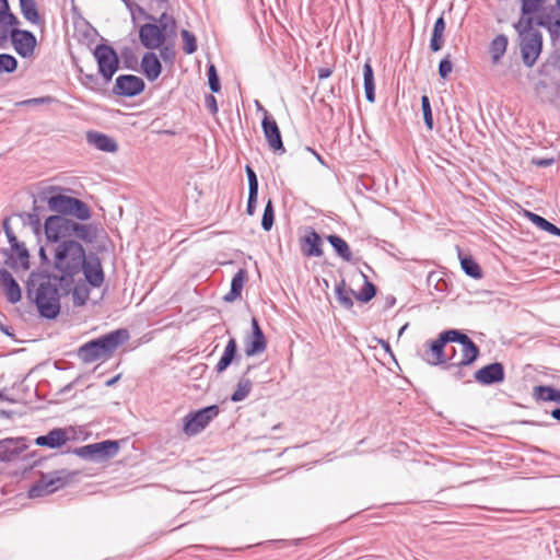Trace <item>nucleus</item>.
<instances>
[{
	"label": "nucleus",
	"mask_w": 560,
	"mask_h": 560,
	"mask_svg": "<svg viewBox=\"0 0 560 560\" xmlns=\"http://www.w3.org/2000/svg\"><path fill=\"white\" fill-rule=\"evenodd\" d=\"M475 381L481 385H493L504 381V366L500 362L490 363L474 374Z\"/></svg>",
	"instance_id": "obj_17"
},
{
	"label": "nucleus",
	"mask_w": 560,
	"mask_h": 560,
	"mask_svg": "<svg viewBox=\"0 0 560 560\" xmlns=\"http://www.w3.org/2000/svg\"><path fill=\"white\" fill-rule=\"evenodd\" d=\"M302 252L306 257H319L323 255L322 238L315 230H311L302 238Z\"/></svg>",
	"instance_id": "obj_26"
},
{
	"label": "nucleus",
	"mask_w": 560,
	"mask_h": 560,
	"mask_svg": "<svg viewBox=\"0 0 560 560\" xmlns=\"http://www.w3.org/2000/svg\"><path fill=\"white\" fill-rule=\"evenodd\" d=\"M80 72H81L80 81L85 88H88L92 91H96V92L101 91L102 86L100 83V79L96 74L83 73L82 69H80Z\"/></svg>",
	"instance_id": "obj_46"
},
{
	"label": "nucleus",
	"mask_w": 560,
	"mask_h": 560,
	"mask_svg": "<svg viewBox=\"0 0 560 560\" xmlns=\"http://www.w3.org/2000/svg\"><path fill=\"white\" fill-rule=\"evenodd\" d=\"M246 279L247 271L240 269L232 279L230 292L224 296V301L233 302L240 298Z\"/></svg>",
	"instance_id": "obj_31"
},
{
	"label": "nucleus",
	"mask_w": 560,
	"mask_h": 560,
	"mask_svg": "<svg viewBox=\"0 0 560 560\" xmlns=\"http://www.w3.org/2000/svg\"><path fill=\"white\" fill-rule=\"evenodd\" d=\"M18 25H20V21L11 10L0 13V48L5 46L10 31Z\"/></svg>",
	"instance_id": "obj_27"
},
{
	"label": "nucleus",
	"mask_w": 560,
	"mask_h": 560,
	"mask_svg": "<svg viewBox=\"0 0 560 560\" xmlns=\"http://www.w3.org/2000/svg\"><path fill=\"white\" fill-rule=\"evenodd\" d=\"M18 68V60L9 54H0V75L2 73H12Z\"/></svg>",
	"instance_id": "obj_42"
},
{
	"label": "nucleus",
	"mask_w": 560,
	"mask_h": 560,
	"mask_svg": "<svg viewBox=\"0 0 560 560\" xmlns=\"http://www.w3.org/2000/svg\"><path fill=\"white\" fill-rule=\"evenodd\" d=\"M208 83L211 92L218 93L221 89L219 75L213 65L208 68Z\"/></svg>",
	"instance_id": "obj_50"
},
{
	"label": "nucleus",
	"mask_w": 560,
	"mask_h": 560,
	"mask_svg": "<svg viewBox=\"0 0 560 560\" xmlns=\"http://www.w3.org/2000/svg\"><path fill=\"white\" fill-rule=\"evenodd\" d=\"M93 54L97 61L98 73L102 75L103 83L107 84L118 70V56L114 48L106 44L97 45Z\"/></svg>",
	"instance_id": "obj_9"
},
{
	"label": "nucleus",
	"mask_w": 560,
	"mask_h": 560,
	"mask_svg": "<svg viewBox=\"0 0 560 560\" xmlns=\"http://www.w3.org/2000/svg\"><path fill=\"white\" fill-rule=\"evenodd\" d=\"M237 358V342L234 338H231L225 346L224 352L217 363L214 370L217 373L224 372L232 362Z\"/></svg>",
	"instance_id": "obj_29"
},
{
	"label": "nucleus",
	"mask_w": 560,
	"mask_h": 560,
	"mask_svg": "<svg viewBox=\"0 0 560 560\" xmlns=\"http://www.w3.org/2000/svg\"><path fill=\"white\" fill-rule=\"evenodd\" d=\"M547 0H522L523 15H529L538 12Z\"/></svg>",
	"instance_id": "obj_49"
},
{
	"label": "nucleus",
	"mask_w": 560,
	"mask_h": 560,
	"mask_svg": "<svg viewBox=\"0 0 560 560\" xmlns=\"http://www.w3.org/2000/svg\"><path fill=\"white\" fill-rule=\"evenodd\" d=\"M421 108H422L424 124L429 130H432L433 129V116H432L430 100L427 95H423L421 97Z\"/></svg>",
	"instance_id": "obj_47"
},
{
	"label": "nucleus",
	"mask_w": 560,
	"mask_h": 560,
	"mask_svg": "<svg viewBox=\"0 0 560 560\" xmlns=\"http://www.w3.org/2000/svg\"><path fill=\"white\" fill-rule=\"evenodd\" d=\"M444 33L432 31L430 49L436 52L442 49L444 43Z\"/></svg>",
	"instance_id": "obj_52"
},
{
	"label": "nucleus",
	"mask_w": 560,
	"mask_h": 560,
	"mask_svg": "<svg viewBox=\"0 0 560 560\" xmlns=\"http://www.w3.org/2000/svg\"><path fill=\"white\" fill-rule=\"evenodd\" d=\"M69 438L67 431L61 428L50 430L45 435H39L35 439V444L38 446H46L49 448H57L65 445Z\"/></svg>",
	"instance_id": "obj_23"
},
{
	"label": "nucleus",
	"mask_w": 560,
	"mask_h": 560,
	"mask_svg": "<svg viewBox=\"0 0 560 560\" xmlns=\"http://www.w3.org/2000/svg\"><path fill=\"white\" fill-rule=\"evenodd\" d=\"M118 451L119 443L117 441L106 440L77 447L73 450V454L92 462H106L115 457Z\"/></svg>",
	"instance_id": "obj_5"
},
{
	"label": "nucleus",
	"mask_w": 560,
	"mask_h": 560,
	"mask_svg": "<svg viewBox=\"0 0 560 560\" xmlns=\"http://www.w3.org/2000/svg\"><path fill=\"white\" fill-rule=\"evenodd\" d=\"M161 58L165 62L172 63L175 59L176 52L173 46L171 45H162L160 50Z\"/></svg>",
	"instance_id": "obj_55"
},
{
	"label": "nucleus",
	"mask_w": 560,
	"mask_h": 560,
	"mask_svg": "<svg viewBox=\"0 0 560 560\" xmlns=\"http://www.w3.org/2000/svg\"><path fill=\"white\" fill-rule=\"evenodd\" d=\"M144 81L140 77L122 74L116 79L113 92L118 96L132 97L140 94L144 90Z\"/></svg>",
	"instance_id": "obj_14"
},
{
	"label": "nucleus",
	"mask_w": 560,
	"mask_h": 560,
	"mask_svg": "<svg viewBox=\"0 0 560 560\" xmlns=\"http://www.w3.org/2000/svg\"><path fill=\"white\" fill-rule=\"evenodd\" d=\"M508 47V37L504 34L498 35L490 44V54L494 63L499 62L505 54Z\"/></svg>",
	"instance_id": "obj_37"
},
{
	"label": "nucleus",
	"mask_w": 560,
	"mask_h": 560,
	"mask_svg": "<svg viewBox=\"0 0 560 560\" xmlns=\"http://www.w3.org/2000/svg\"><path fill=\"white\" fill-rule=\"evenodd\" d=\"M363 79H364L365 98L370 103H374V101H375L374 73H373V68L369 60L363 66Z\"/></svg>",
	"instance_id": "obj_33"
},
{
	"label": "nucleus",
	"mask_w": 560,
	"mask_h": 560,
	"mask_svg": "<svg viewBox=\"0 0 560 560\" xmlns=\"http://www.w3.org/2000/svg\"><path fill=\"white\" fill-rule=\"evenodd\" d=\"M182 39L184 42V51L187 55H191L197 50V39L192 33L187 30L180 32Z\"/></svg>",
	"instance_id": "obj_44"
},
{
	"label": "nucleus",
	"mask_w": 560,
	"mask_h": 560,
	"mask_svg": "<svg viewBox=\"0 0 560 560\" xmlns=\"http://www.w3.org/2000/svg\"><path fill=\"white\" fill-rule=\"evenodd\" d=\"M19 4L21 13L26 21L35 25H38L42 22L35 0H19Z\"/></svg>",
	"instance_id": "obj_32"
},
{
	"label": "nucleus",
	"mask_w": 560,
	"mask_h": 560,
	"mask_svg": "<svg viewBox=\"0 0 560 560\" xmlns=\"http://www.w3.org/2000/svg\"><path fill=\"white\" fill-rule=\"evenodd\" d=\"M21 218H26L27 223L34 228L35 232H38L40 226L39 215L35 212L19 214Z\"/></svg>",
	"instance_id": "obj_56"
},
{
	"label": "nucleus",
	"mask_w": 560,
	"mask_h": 560,
	"mask_svg": "<svg viewBox=\"0 0 560 560\" xmlns=\"http://www.w3.org/2000/svg\"><path fill=\"white\" fill-rule=\"evenodd\" d=\"M535 163L538 166H549L553 163V160L552 159H544V160H538Z\"/></svg>",
	"instance_id": "obj_63"
},
{
	"label": "nucleus",
	"mask_w": 560,
	"mask_h": 560,
	"mask_svg": "<svg viewBox=\"0 0 560 560\" xmlns=\"http://www.w3.org/2000/svg\"><path fill=\"white\" fill-rule=\"evenodd\" d=\"M460 266L467 276L474 279H480L482 277L480 266L470 256L460 257Z\"/></svg>",
	"instance_id": "obj_39"
},
{
	"label": "nucleus",
	"mask_w": 560,
	"mask_h": 560,
	"mask_svg": "<svg viewBox=\"0 0 560 560\" xmlns=\"http://www.w3.org/2000/svg\"><path fill=\"white\" fill-rule=\"evenodd\" d=\"M331 73H332V70L330 68H320L318 70V78L322 80L327 79L331 75Z\"/></svg>",
	"instance_id": "obj_61"
},
{
	"label": "nucleus",
	"mask_w": 560,
	"mask_h": 560,
	"mask_svg": "<svg viewBox=\"0 0 560 560\" xmlns=\"http://www.w3.org/2000/svg\"><path fill=\"white\" fill-rule=\"evenodd\" d=\"M73 220L62 215H50L45 221V235L49 242L57 243L71 237Z\"/></svg>",
	"instance_id": "obj_11"
},
{
	"label": "nucleus",
	"mask_w": 560,
	"mask_h": 560,
	"mask_svg": "<svg viewBox=\"0 0 560 560\" xmlns=\"http://www.w3.org/2000/svg\"><path fill=\"white\" fill-rule=\"evenodd\" d=\"M85 250L83 246L73 241L65 240L55 249V267L63 277H73L81 271Z\"/></svg>",
	"instance_id": "obj_3"
},
{
	"label": "nucleus",
	"mask_w": 560,
	"mask_h": 560,
	"mask_svg": "<svg viewBox=\"0 0 560 560\" xmlns=\"http://www.w3.org/2000/svg\"><path fill=\"white\" fill-rule=\"evenodd\" d=\"M9 39H11L15 51L21 57L30 58L34 55L37 40L32 32L19 30L18 26H13L10 31Z\"/></svg>",
	"instance_id": "obj_13"
},
{
	"label": "nucleus",
	"mask_w": 560,
	"mask_h": 560,
	"mask_svg": "<svg viewBox=\"0 0 560 560\" xmlns=\"http://www.w3.org/2000/svg\"><path fill=\"white\" fill-rule=\"evenodd\" d=\"M139 39L147 49H156L164 45L166 36L158 24L145 23L139 30Z\"/></svg>",
	"instance_id": "obj_16"
},
{
	"label": "nucleus",
	"mask_w": 560,
	"mask_h": 560,
	"mask_svg": "<svg viewBox=\"0 0 560 560\" xmlns=\"http://www.w3.org/2000/svg\"><path fill=\"white\" fill-rule=\"evenodd\" d=\"M460 346H462L460 359L457 361H454V359H453L451 361V363L446 366V369L468 366V365L472 364L479 357V353H480L479 348L470 338H467L466 342H463Z\"/></svg>",
	"instance_id": "obj_22"
},
{
	"label": "nucleus",
	"mask_w": 560,
	"mask_h": 560,
	"mask_svg": "<svg viewBox=\"0 0 560 560\" xmlns=\"http://www.w3.org/2000/svg\"><path fill=\"white\" fill-rule=\"evenodd\" d=\"M528 31L521 33V55L525 66L533 67L541 52L542 36L532 28V19L527 21Z\"/></svg>",
	"instance_id": "obj_8"
},
{
	"label": "nucleus",
	"mask_w": 560,
	"mask_h": 560,
	"mask_svg": "<svg viewBox=\"0 0 560 560\" xmlns=\"http://www.w3.org/2000/svg\"><path fill=\"white\" fill-rule=\"evenodd\" d=\"M219 415L217 405L208 406L196 412H190L184 418L183 430L185 434L191 436L201 432L209 422Z\"/></svg>",
	"instance_id": "obj_10"
},
{
	"label": "nucleus",
	"mask_w": 560,
	"mask_h": 560,
	"mask_svg": "<svg viewBox=\"0 0 560 560\" xmlns=\"http://www.w3.org/2000/svg\"><path fill=\"white\" fill-rule=\"evenodd\" d=\"M440 336L443 339L445 345L447 342H458L462 345L463 342H466L467 338H469L467 335H465L456 329L445 330V331L441 332Z\"/></svg>",
	"instance_id": "obj_45"
},
{
	"label": "nucleus",
	"mask_w": 560,
	"mask_h": 560,
	"mask_svg": "<svg viewBox=\"0 0 560 560\" xmlns=\"http://www.w3.org/2000/svg\"><path fill=\"white\" fill-rule=\"evenodd\" d=\"M0 287L3 291V294L5 299L12 303L15 304L19 301H21L22 298V291L16 282V280L13 278L10 271H8L5 268L0 269Z\"/></svg>",
	"instance_id": "obj_21"
},
{
	"label": "nucleus",
	"mask_w": 560,
	"mask_h": 560,
	"mask_svg": "<svg viewBox=\"0 0 560 560\" xmlns=\"http://www.w3.org/2000/svg\"><path fill=\"white\" fill-rule=\"evenodd\" d=\"M425 346H427V349L421 353V358L428 364L439 365V364L445 363L447 361H452L454 359L455 348L452 347L453 353L451 357H447L444 352L446 345L444 343L441 336H439L438 339L428 342Z\"/></svg>",
	"instance_id": "obj_15"
},
{
	"label": "nucleus",
	"mask_w": 560,
	"mask_h": 560,
	"mask_svg": "<svg viewBox=\"0 0 560 560\" xmlns=\"http://www.w3.org/2000/svg\"><path fill=\"white\" fill-rule=\"evenodd\" d=\"M54 101L55 100L51 96H43V97H35V98H31V100L24 101L22 104H36V105H39V104H50Z\"/></svg>",
	"instance_id": "obj_58"
},
{
	"label": "nucleus",
	"mask_w": 560,
	"mask_h": 560,
	"mask_svg": "<svg viewBox=\"0 0 560 560\" xmlns=\"http://www.w3.org/2000/svg\"><path fill=\"white\" fill-rule=\"evenodd\" d=\"M27 447L28 444L25 438H8L0 440V464L15 463L21 459L26 462L23 466V469L26 470L32 466L30 463L31 455H23Z\"/></svg>",
	"instance_id": "obj_7"
},
{
	"label": "nucleus",
	"mask_w": 560,
	"mask_h": 560,
	"mask_svg": "<svg viewBox=\"0 0 560 560\" xmlns=\"http://www.w3.org/2000/svg\"><path fill=\"white\" fill-rule=\"evenodd\" d=\"M141 70L145 78L151 82L155 81L160 77L162 72V65L154 52L148 51L143 55L141 60Z\"/></svg>",
	"instance_id": "obj_25"
},
{
	"label": "nucleus",
	"mask_w": 560,
	"mask_h": 560,
	"mask_svg": "<svg viewBox=\"0 0 560 560\" xmlns=\"http://www.w3.org/2000/svg\"><path fill=\"white\" fill-rule=\"evenodd\" d=\"M252 334L245 339V354L247 357L262 353L267 348L266 337L255 317L252 318Z\"/></svg>",
	"instance_id": "obj_18"
},
{
	"label": "nucleus",
	"mask_w": 560,
	"mask_h": 560,
	"mask_svg": "<svg viewBox=\"0 0 560 560\" xmlns=\"http://www.w3.org/2000/svg\"><path fill=\"white\" fill-rule=\"evenodd\" d=\"M125 2V4L127 5V8L132 11L133 8H136L139 12H143V9L141 7H139L138 4H136L133 1L131 0H122Z\"/></svg>",
	"instance_id": "obj_62"
},
{
	"label": "nucleus",
	"mask_w": 560,
	"mask_h": 560,
	"mask_svg": "<svg viewBox=\"0 0 560 560\" xmlns=\"http://www.w3.org/2000/svg\"><path fill=\"white\" fill-rule=\"evenodd\" d=\"M352 295H355L354 291L347 288L346 281L341 280L336 287V299L338 303L342 307L351 310L353 306Z\"/></svg>",
	"instance_id": "obj_34"
},
{
	"label": "nucleus",
	"mask_w": 560,
	"mask_h": 560,
	"mask_svg": "<svg viewBox=\"0 0 560 560\" xmlns=\"http://www.w3.org/2000/svg\"><path fill=\"white\" fill-rule=\"evenodd\" d=\"M40 200L47 202L50 211L72 215L81 221H86L91 218L89 206L78 198L57 194L49 197L40 195Z\"/></svg>",
	"instance_id": "obj_4"
},
{
	"label": "nucleus",
	"mask_w": 560,
	"mask_h": 560,
	"mask_svg": "<svg viewBox=\"0 0 560 560\" xmlns=\"http://www.w3.org/2000/svg\"><path fill=\"white\" fill-rule=\"evenodd\" d=\"M72 236L91 244L97 237V229L93 224H82L73 221L71 237Z\"/></svg>",
	"instance_id": "obj_30"
},
{
	"label": "nucleus",
	"mask_w": 560,
	"mask_h": 560,
	"mask_svg": "<svg viewBox=\"0 0 560 560\" xmlns=\"http://www.w3.org/2000/svg\"><path fill=\"white\" fill-rule=\"evenodd\" d=\"M2 226H3V231L5 233V236L8 238V242L10 244V247L16 246V243H19V240L10 225L9 217L4 218Z\"/></svg>",
	"instance_id": "obj_51"
},
{
	"label": "nucleus",
	"mask_w": 560,
	"mask_h": 560,
	"mask_svg": "<svg viewBox=\"0 0 560 560\" xmlns=\"http://www.w3.org/2000/svg\"><path fill=\"white\" fill-rule=\"evenodd\" d=\"M149 19L159 22V26L161 30H163L165 36L167 34H175L176 21L174 20V18L172 15H168L167 13H163L159 18V20H155L153 16H149Z\"/></svg>",
	"instance_id": "obj_41"
},
{
	"label": "nucleus",
	"mask_w": 560,
	"mask_h": 560,
	"mask_svg": "<svg viewBox=\"0 0 560 560\" xmlns=\"http://www.w3.org/2000/svg\"><path fill=\"white\" fill-rule=\"evenodd\" d=\"M257 199H258V192H248V200H247V207L246 212L248 215H254L256 211L257 206Z\"/></svg>",
	"instance_id": "obj_57"
},
{
	"label": "nucleus",
	"mask_w": 560,
	"mask_h": 560,
	"mask_svg": "<svg viewBox=\"0 0 560 560\" xmlns=\"http://www.w3.org/2000/svg\"><path fill=\"white\" fill-rule=\"evenodd\" d=\"M445 26L444 18L440 16L434 23L433 31L444 33Z\"/></svg>",
	"instance_id": "obj_60"
},
{
	"label": "nucleus",
	"mask_w": 560,
	"mask_h": 560,
	"mask_svg": "<svg viewBox=\"0 0 560 560\" xmlns=\"http://www.w3.org/2000/svg\"><path fill=\"white\" fill-rule=\"evenodd\" d=\"M129 339L127 329H116L96 339L90 340L78 349V357L83 363L106 361Z\"/></svg>",
	"instance_id": "obj_2"
},
{
	"label": "nucleus",
	"mask_w": 560,
	"mask_h": 560,
	"mask_svg": "<svg viewBox=\"0 0 560 560\" xmlns=\"http://www.w3.org/2000/svg\"><path fill=\"white\" fill-rule=\"evenodd\" d=\"M534 397L537 400L555 401L560 404V390L551 386L540 385L534 387Z\"/></svg>",
	"instance_id": "obj_36"
},
{
	"label": "nucleus",
	"mask_w": 560,
	"mask_h": 560,
	"mask_svg": "<svg viewBox=\"0 0 560 560\" xmlns=\"http://www.w3.org/2000/svg\"><path fill=\"white\" fill-rule=\"evenodd\" d=\"M27 295L37 306L40 316L54 319L60 312L59 291L49 279L31 276L26 283Z\"/></svg>",
	"instance_id": "obj_1"
},
{
	"label": "nucleus",
	"mask_w": 560,
	"mask_h": 560,
	"mask_svg": "<svg viewBox=\"0 0 560 560\" xmlns=\"http://www.w3.org/2000/svg\"><path fill=\"white\" fill-rule=\"evenodd\" d=\"M275 222V210L272 200L269 199L265 206L262 219H261V228L265 231H270Z\"/></svg>",
	"instance_id": "obj_43"
},
{
	"label": "nucleus",
	"mask_w": 560,
	"mask_h": 560,
	"mask_svg": "<svg viewBox=\"0 0 560 560\" xmlns=\"http://www.w3.org/2000/svg\"><path fill=\"white\" fill-rule=\"evenodd\" d=\"M3 253L8 256L5 264L16 270L21 268L27 270L30 268V253L24 242L19 241L16 246L4 249Z\"/></svg>",
	"instance_id": "obj_19"
},
{
	"label": "nucleus",
	"mask_w": 560,
	"mask_h": 560,
	"mask_svg": "<svg viewBox=\"0 0 560 560\" xmlns=\"http://www.w3.org/2000/svg\"><path fill=\"white\" fill-rule=\"evenodd\" d=\"M527 217L529 218V220L539 229H541L542 231H546L552 235H557V236H560V229L557 228L555 224H552L551 222L547 221L545 218L536 214V213H533V212H527Z\"/></svg>",
	"instance_id": "obj_38"
},
{
	"label": "nucleus",
	"mask_w": 560,
	"mask_h": 560,
	"mask_svg": "<svg viewBox=\"0 0 560 560\" xmlns=\"http://www.w3.org/2000/svg\"><path fill=\"white\" fill-rule=\"evenodd\" d=\"M86 281L94 288L102 285L104 281V272L100 258L96 255H90L84 258L81 267Z\"/></svg>",
	"instance_id": "obj_20"
},
{
	"label": "nucleus",
	"mask_w": 560,
	"mask_h": 560,
	"mask_svg": "<svg viewBox=\"0 0 560 560\" xmlns=\"http://www.w3.org/2000/svg\"><path fill=\"white\" fill-rule=\"evenodd\" d=\"M86 141L100 151L114 153L118 150V144L112 137L98 131L86 132Z\"/></svg>",
	"instance_id": "obj_24"
},
{
	"label": "nucleus",
	"mask_w": 560,
	"mask_h": 560,
	"mask_svg": "<svg viewBox=\"0 0 560 560\" xmlns=\"http://www.w3.org/2000/svg\"><path fill=\"white\" fill-rule=\"evenodd\" d=\"M70 474L65 470L42 474L39 480L30 488L28 497L34 499L54 493L63 488L70 481Z\"/></svg>",
	"instance_id": "obj_6"
},
{
	"label": "nucleus",
	"mask_w": 560,
	"mask_h": 560,
	"mask_svg": "<svg viewBox=\"0 0 560 560\" xmlns=\"http://www.w3.org/2000/svg\"><path fill=\"white\" fill-rule=\"evenodd\" d=\"M453 70V65L450 60V55L443 58L439 63V74L442 79H446Z\"/></svg>",
	"instance_id": "obj_53"
},
{
	"label": "nucleus",
	"mask_w": 560,
	"mask_h": 560,
	"mask_svg": "<svg viewBox=\"0 0 560 560\" xmlns=\"http://www.w3.org/2000/svg\"><path fill=\"white\" fill-rule=\"evenodd\" d=\"M362 276L364 278V285L362 290L355 294V298L358 301L366 303L375 296L376 288L372 282L368 280V277L364 273H362Z\"/></svg>",
	"instance_id": "obj_40"
},
{
	"label": "nucleus",
	"mask_w": 560,
	"mask_h": 560,
	"mask_svg": "<svg viewBox=\"0 0 560 560\" xmlns=\"http://www.w3.org/2000/svg\"><path fill=\"white\" fill-rule=\"evenodd\" d=\"M257 106L264 112L261 127L269 148L275 152L284 153L285 149L277 121L259 103Z\"/></svg>",
	"instance_id": "obj_12"
},
{
	"label": "nucleus",
	"mask_w": 560,
	"mask_h": 560,
	"mask_svg": "<svg viewBox=\"0 0 560 560\" xmlns=\"http://www.w3.org/2000/svg\"><path fill=\"white\" fill-rule=\"evenodd\" d=\"M327 241L334 247L336 253L346 261L352 260V253L347 242L338 235H328Z\"/></svg>",
	"instance_id": "obj_35"
},
{
	"label": "nucleus",
	"mask_w": 560,
	"mask_h": 560,
	"mask_svg": "<svg viewBox=\"0 0 560 560\" xmlns=\"http://www.w3.org/2000/svg\"><path fill=\"white\" fill-rule=\"evenodd\" d=\"M254 365H248L244 374L240 377L236 389L231 396V400L234 402H238L244 400L252 390L253 383L248 377L249 372L253 370Z\"/></svg>",
	"instance_id": "obj_28"
},
{
	"label": "nucleus",
	"mask_w": 560,
	"mask_h": 560,
	"mask_svg": "<svg viewBox=\"0 0 560 560\" xmlns=\"http://www.w3.org/2000/svg\"><path fill=\"white\" fill-rule=\"evenodd\" d=\"M245 170L248 178V192H258V179L256 173L249 165H247Z\"/></svg>",
	"instance_id": "obj_54"
},
{
	"label": "nucleus",
	"mask_w": 560,
	"mask_h": 560,
	"mask_svg": "<svg viewBox=\"0 0 560 560\" xmlns=\"http://www.w3.org/2000/svg\"><path fill=\"white\" fill-rule=\"evenodd\" d=\"M89 295H90V291L86 288V285H84V284L75 285V288H74V290L72 292V298H73L74 305L75 306L84 305L85 302L89 299Z\"/></svg>",
	"instance_id": "obj_48"
},
{
	"label": "nucleus",
	"mask_w": 560,
	"mask_h": 560,
	"mask_svg": "<svg viewBox=\"0 0 560 560\" xmlns=\"http://www.w3.org/2000/svg\"><path fill=\"white\" fill-rule=\"evenodd\" d=\"M206 107L212 113V114H217L218 112V105H217V100L215 97L212 95V94H209L206 96Z\"/></svg>",
	"instance_id": "obj_59"
},
{
	"label": "nucleus",
	"mask_w": 560,
	"mask_h": 560,
	"mask_svg": "<svg viewBox=\"0 0 560 560\" xmlns=\"http://www.w3.org/2000/svg\"><path fill=\"white\" fill-rule=\"evenodd\" d=\"M11 10L10 8V4H9V1L8 0H0V13L3 11H9Z\"/></svg>",
	"instance_id": "obj_64"
}]
</instances>
